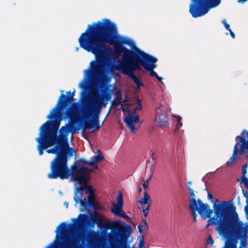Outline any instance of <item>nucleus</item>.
I'll return each mask as SVG.
<instances>
[{
    "label": "nucleus",
    "mask_w": 248,
    "mask_h": 248,
    "mask_svg": "<svg viewBox=\"0 0 248 248\" xmlns=\"http://www.w3.org/2000/svg\"><path fill=\"white\" fill-rule=\"evenodd\" d=\"M129 41L118 34L116 25L108 18L89 25L78 41L81 48L95 55L96 60L92 61L85 71L86 79L80 87L84 88L86 80L92 76L99 79L102 87L110 82L111 78L105 74L106 62L110 56L118 57L122 53L123 61L134 54L135 50H129L123 45H130Z\"/></svg>",
    "instance_id": "obj_1"
},
{
    "label": "nucleus",
    "mask_w": 248,
    "mask_h": 248,
    "mask_svg": "<svg viewBox=\"0 0 248 248\" xmlns=\"http://www.w3.org/2000/svg\"><path fill=\"white\" fill-rule=\"evenodd\" d=\"M197 202L199 206H195L194 201L189 206L193 217V221H197L196 211L202 219L209 218L206 227L214 225L219 234L225 239L224 245L222 248H237L239 239L243 246L245 247L248 238V226L232 216L228 202H219L216 199L213 206L214 213L213 217H211L213 210L210 209L208 204L204 203L200 199L197 200Z\"/></svg>",
    "instance_id": "obj_2"
},
{
    "label": "nucleus",
    "mask_w": 248,
    "mask_h": 248,
    "mask_svg": "<svg viewBox=\"0 0 248 248\" xmlns=\"http://www.w3.org/2000/svg\"><path fill=\"white\" fill-rule=\"evenodd\" d=\"M73 226L74 224L71 223H61L55 231L56 239L45 248H88L94 244L97 236L93 231L88 235L79 233L73 238L69 237L67 230Z\"/></svg>",
    "instance_id": "obj_3"
},
{
    "label": "nucleus",
    "mask_w": 248,
    "mask_h": 248,
    "mask_svg": "<svg viewBox=\"0 0 248 248\" xmlns=\"http://www.w3.org/2000/svg\"><path fill=\"white\" fill-rule=\"evenodd\" d=\"M68 158L61 159L57 163L55 174L52 179L58 178L62 180L68 179L72 176L74 179L79 184L85 183L87 181V177L89 173L93 170L87 167H85L83 162V158H80L75 161L74 164L69 168L68 165Z\"/></svg>",
    "instance_id": "obj_4"
},
{
    "label": "nucleus",
    "mask_w": 248,
    "mask_h": 248,
    "mask_svg": "<svg viewBox=\"0 0 248 248\" xmlns=\"http://www.w3.org/2000/svg\"><path fill=\"white\" fill-rule=\"evenodd\" d=\"M64 109L56 105L47 116V118L54 120H48L45 123L40 127L39 133H42L44 136L56 142L60 138L58 135V131L63 116L65 115L68 117L70 113V108L64 112Z\"/></svg>",
    "instance_id": "obj_5"
},
{
    "label": "nucleus",
    "mask_w": 248,
    "mask_h": 248,
    "mask_svg": "<svg viewBox=\"0 0 248 248\" xmlns=\"http://www.w3.org/2000/svg\"><path fill=\"white\" fill-rule=\"evenodd\" d=\"M147 54L139 48L135 47L134 54L121 61L114 66V68L115 70L121 71L123 74L129 77L135 75L134 71L141 69L140 65L143 66V63L145 62L144 58L147 57Z\"/></svg>",
    "instance_id": "obj_6"
},
{
    "label": "nucleus",
    "mask_w": 248,
    "mask_h": 248,
    "mask_svg": "<svg viewBox=\"0 0 248 248\" xmlns=\"http://www.w3.org/2000/svg\"><path fill=\"white\" fill-rule=\"evenodd\" d=\"M55 145L52 148L46 150L48 154L56 155L55 157L52 160L50 164V172L47 174V177L51 179L55 174V170L57 167V163L61 159L71 157L74 155H76V152L72 147H70L67 142L64 141L62 137L56 141Z\"/></svg>",
    "instance_id": "obj_7"
},
{
    "label": "nucleus",
    "mask_w": 248,
    "mask_h": 248,
    "mask_svg": "<svg viewBox=\"0 0 248 248\" xmlns=\"http://www.w3.org/2000/svg\"><path fill=\"white\" fill-rule=\"evenodd\" d=\"M189 13L192 17L197 18L205 15L210 8L217 6L221 0H190Z\"/></svg>",
    "instance_id": "obj_8"
},
{
    "label": "nucleus",
    "mask_w": 248,
    "mask_h": 248,
    "mask_svg": "<svg viewBox=\"0 0 248 248\" xmlns=\"http://www.w3.org/2000/svg\"><path fill=\"white\" fill-rule=\"evenodd\" d=\"M101 111L92 109L89 104H87L84 108L82 109V114L85 120L91 118L89 121H86L84 124V128L89 129L93 128L91 132H94L95 130L100 128L99 124V115Z\"/></svg>",
    "instance_id": "obj_9"
},
{
    "label": "nucleus",
    "mask_w": 248,
    "mask_h": 248,
    "mask_svg": "<svg viewBox=\"0 0 248 248\" xmlns=\"http://www.w3.org/2000/svg\"><path fill=\"white\" fill-rule=\"evenodd\" d=\"M119 224L117 222L113 223L110 227L111 229L117 230L119 231V234L120 239L117 240L116 243L111 244V248H130L127 243V240L129 238L130 231V227L127 226V228H124L119 230L118 228Z\"/></svg>",
    "instance_id": "obj_10"
},
{
    "label": "nucleus",
    "mask_w": 248,
    "mask_h": 248,
    "mask_svg": "<svg viewBox=\"0 0 248 248\" xmlns=\"http://www.w3.org/2000/svg\"><path fill=\"white\" fill-rule=\"evenodd\" d=\"M38 142L37 150L39 155H42L44 150L51 147L55 144L56 142L43 135L42 133H39V137L36 139Z\"/></svg>",
    "instance_id": "obj_11"
},
{
    "label": "nucleus",
    "mask_w": 248,
    "mask_h": 248,
    "mask_svg": "<svg viewBox=\"0 0 248 248\" xmlns=\"http://www.w3.org/2000/svg\"><path fill=\"white\" fill-rule=\"evenodd\" d=\"M123 205V194L120 192L117 197V203L114 208L111 209V212L115 216L127 219L128 216L122 210Z\"/></svg>",
    "instance_id": "obj_12"
},
{
    "label": "nucleus",
    "mask_w": 248,
    "mask_h": 248,
    "mask_svg": "<svg viewBox=\"0 0 248 248\" xmlns=\"http://www.w3.org/2000/svg\"><path fill=\"white\" fill-rule=\"evenodd\" d=\"M145 61V62L143 64V67L147 71H149L150 75L152 77H155V78L157 77V74L155 72L154 69L155 68L156 64L155 63L157 62V59L149 54H147V57H145L144 59Z\"/></svg>",
    "instance_id": "obj_13"
},
{
    "label": "nucleus",
    "mask_w": 248,
    "mask_h": 248,
    "mask_svg": "<svg viewBox=\"0 0 248 248\" xmlns=\"http://www.w3.org/2000/svg\"><path fill=\"white\" fill-rule=\"evenodd\" d=\"M75 93L76 91L74 90L73 92H71V91L67 92L66 94L67 95L62 94L56 105H58V106L61 107L62 108H65L67 106L73 103Z\"/></svg>",
    "instance_id": "obj_14"
},
{
    "label": "nucleus",
    "mask_w": 248,
    "mask_h": 248,
    "mask_svg": "<svg viewBox=\"0 0 248 248\" xmlns=\"http://www.w3.org/2000/svg\"><path fill=\"white\" fill-rule=\"evenodd\" d=\"M105 101L99 94H92L90 100L87 101L86 105L88 103L92 109L101 111L102 106Z\"/></svg>",
    "instance_id": "obj_15"
},
{
    "label": "nucleus",
    "mask_w": 248,
    "mask_h": 248,
    "mask_svg": "<svg viewBox=\"0 0 248 248\" xmlns=\"http://www.w3.org/2000/svg\"><path fill=\"white\" fill-rule=\"evenodd\" d=\"M133 112L129 111L124 119V122L131 132L134 133L137 130V129L135 128L134 124L138 123L140 120L139 116L138 115L133 116Z\"/></svg>",
    "instance_id": "obj_16"
},
{
    "label": "nucleus",
    "mask_w": 248,
    "mask_h": 248,
    "mask_svg": "<svg viewBox=\"0 0 248 248\" xmlns=\"http://www.w3.org/2000/svg\"><path fill=\"white\" fill-rule=\"evenodd\" d=\"M169 121V118L164 114H157L155 117V123L162 128L167 126Z\"/></svg>",
    "instance_id": "obj_17"
},
{
    "label": "nucleus",
    "mask_w": 248,
    "mask_h": 248,
    "mask_svg": "<svg viewBox=\"0 0 248 248\" xmlns=\"http://www.w3.org/2000/svg\"><path fill=\"white\" fill-rule=\"evenodd\" d=\"M248 164H245L243 165L242 168V177L241 178L237 179V182L243 183L245 188L248 189V178L246 177Z\"/></svg>",
    "instance_id": "obj_18"
},
{
    "label": "nucleus",
    "mask_w": 248,
    "mask_h": 248,
    "mask_svg": "<svg viewBox=\"0 0 248 248\" xmlns=\"http://www.w3.org/2000/svg\"><path fill=\"white\" fill-rule=\"evenodd\" d=\"M72 127L71 125H69V124H66L65 126H62L60 129V136L59 137L63 138L64 141L67 142V136L70 132Z\"/></svg>",
    "instance_id": "obj_19"
},
{
    "label": "nucleus",
    "mask_w": 248,
    "mask_h": 248,
    "mask_svg": "<svg viewBox=\"0 0 248 248\" xmlns=\"http://www.w3.org/2000/svg\"><path fill=\"white\" fill-rule=\"evenodd\" d=\"M152 201L150 199L149 195L148 194L147 191H144L143 197L141 198L140 201H138V204H146L151 205Z\"/></svg>",
    "instance_id": "obj_20"
},
{
    "label": "nucleus",
    "mask_w": 248,
    "mask_h": 248,
    "mask_svg": "<svg viewBox=\"0 0 248 248\" xmlns=\"http://www.w3.org/2000/svg\"><path fill=\"white\" fill-rule=\"evenodd\" d=\"M81 198H77V197H74V200L75 202L77 204L78 203H80V205L82 207L81 210L83 211L87 208L89 205L86 201V198H84V200H82L81 199Z\"/></svg>",
    "instance_id": "obj_21"
},
{
    "label": "nucleus",
    "mask_w": 248,
    "mask_h": 248,
    "mask_svg": "<svg viewBox=\"0 0 248 248\" xmlns=\"http://www.w3.org/2000/svg\"><path fill=\"white\" fill-rule=\"evenodd\" d=\"M187 189L189 191V194L190 195V197L189 198V206L190 205V204H191L193 201L195 202V206H199L198 203L197 202V201H196L195 197L196 195L194 194V192L193 189L190 187L188 186Z\"/></svg>",
    "instance_id": "obj_22"
},
{
    "label": "nucleus",
    "mask_w": 248,
    "mask_h": 248,
    "mask_svg": "<svg viewBox=\"0 0 248 248\" xmlns=\"http://www.w3.org/2000/svg\"><path fill=\"white\" fill-rule=\"evenodd\" d=\"M88 201L87 202L89 206L93 207L95 209H97V204L95 202L94 194L92 193L88 196Z\"/></svg>",
    "instance_id": "obj_23"
},
{
    "label": "nucleus",
    "mask_w": 248,
    "mask_h": 248,
    "mask_svg": "<svg viewBox=\"0 0 248 248\" xmlns=\"http://www.w3.org/2000/svg\"><path fill=\"white\" fill-rule=\"evenodd\" d=\"M138 206L139 209L142 210L144 217H146L148 214L149 207L151 205H149V204H148V205L138 204Z\"/></svg>",
    "instance_id": "obj_24"
},
{
    "label": "nucleus",
    "mask_w": 248,
    "mask_h": 248,
    "mask_svg": "<svg viewBox=\"0 0 248 248\" xmlns=\"http://www.w3.org/2000/svg\"><path fill=\"white\" fill-rule=\"evenodd\" d=\"M115 98L112 101V103L115 105L120 104L122 102V93L121 91H118L115 94Z\"/></svg>",
    "instance_id": "obj_25"
},
{
    "label": "nucleus",
    "mask_w": 248,
    "mask_h": 248,
    "mask_svg": "<svg viewBox=\"0 0 248 248\" xmlns=\"http://www.w3.org/2000/svg\"><path fill=\"white\" fill-rule=\"evenodd\" d=\"M83 161L84 162H85V163L83 162L84 166H85L86 165H88L89 166L93 167L94 170L98 169V165H97L96 162H95V161L94 160V159L93 158V157L90 160V161H86L84 159H83Z\"/></svg>",
    "instance_id": "obj_26"
},
{
    "label": "nucleus",
    "mask_w": 248,
    "mask_h": 248,
    "mask_svg": "<svg viewBox=\"0 0 248 248\" xmlns=\"http://www.w3.org/2000/svg\"><path fill=\"white\" fill-rule=\"evenodd\" d=\"M85 189V186H81L79 187H77L74 197H77V198H81L83 196V193L82 192V191Z\"/></svg>",
    "instance_id": "obj_27"
},
{
    "label": "nucleus",
    "mask_w": 248,
    "mask_h": 248,
    "mask_svg": "<svg viewBox=\"0 0 248 248\" xmlns=\"http://www.w3.org/2000/svg\"><path fill=\"white\" fill-rule=\"evenodd\" d=\"M129 78L137 85L138 88H140V87L143 86V83L135 75H133L132 76L129 77Z\"/></svg>",
    "instance_id": "obj_28"
},
{
    "label": "nucleus",
    "mask_w": 248,
    "mask_h": 248,
    "mask_svg": "<svg viewBox=\"0 0 248 248\" xmlns=\"http://www.w3.org/2000/svg\"><path fill=\"white\" fill-rule=\"evenodd\" d=\"M243 196L246 199L247 205L245 206V211L247 217H248V192L244 190H242Z\"/></svg>",
    "instance_id": "obj_29"
},
{
    "label": "nucleus",
    "mask_w": 248,
    "mask_h": 248,
    "mask_svg": "<svg viewBox=\"0 0 248 248\" xmlns=\"http://www.w3.org/2000/svg\"><path fill=\"white\" fill-rule=\"evenodd\" d=\"M98 155H94L93 157L96 162L102 161L104 159V156L102 155V153L99 150H98Z\"/></svg>",
    "instance_id": "obj_30"
},
{
    "label": "nucleus",
    "mask_w": 248,
    "mask_h": 248,
    "mask_svg": "<svg viewBox=\"0 0 248 248\" xmlns=\"http://www.w3.org/2000/svg\"><path fill=\"white\" fill-rule=\"evenodd\" d=\"M111 93L109 92H106L101 97L104 100L105 102H107L108 101L110 100L111 98Z\"/></svg>",
    "instance_id": "obj_31"
},
{
    "label": "nucleus",
    "mask_w": 248,
    "mask_h": 248,
    "mask_svg": "<svg viewBox=\"0 0 248 248\" xmlns=\"http://www.w3.org/2000/svg\"><path fill=\"white\" fill-rule=\"evenodd\" d=\"M137 102H138V105H137V107L135 108L134 110L132 112L134 113V114H136V110H140L142 108V105H141V101H140V99H138Z\"/></svg>",
    "instance_id": "obj_32"
},
{
    "label": "nucleus",
    "mask_w": 248,
    "mask_h": 248,
    "mask_svg": "<svg viewBox=\"0 0 248 248\" xmlns=\"http://www.w3.org/2000/svg\"><path fill=\"white\" fill-rule=\"evenodd\" d=\"M87 191L86 192V194H89V195L91 194V193L92 194H93V188L91 186H86L85 185V189Z\"/></svg>",
    "instance_id": "obj_33"
},
{
    "label": "nucleus",
    "mask_w": 248,
    "mask_h": 248,
    "mask_svg": "<svg viewBox=\"0 0 248 248\" xmlns=\"http://www.w3.org/2000/svg\"><path fill=\"white\" fill-rule=\"evenodd\" d=\"M139 248H143L144 246L143 236H141L140 238Z\"/></svg>",
    "instance_id": "obj_34"
},
{
    "label": "nucleus",
    "mask_w": 248,
    "mask_h": 248,
    "mask_svg": "<svg viewBox=\"0 0 248 248\" xmlns=\"http://www.w3.org/2000/svg\"><path fill=\"white\" fill-rule=\"evenodd\" d=\"M214 243V241L211 235L209 236L207 240V244L212 245Z\"/></svg>",
    "instance_id": "obj_35"
},
{
    "label": "nucleus",
    "mask_w": 248,
    "mask_h": 248,
    "mask_svg": "<svg viewBox=\"0 0 248 248\" xmlns=\"http://www.w3.org/2000/svg\"><path fill=\"white\" fill-rule=\"evenodd\" d=\"M148 180H146L142 183V187L144 189H147L148 188Z\"/></svg>",
    "instance_id": "obj_36"
},
{
    "label": "nucleus",
    "mask_w": 248,
    "mask_h": 248,
    "mask_svg": "<svg viewBox=\"0 0 248 248\" xmlns=\"http://www.w3.org/2000/svg\"><path fill=\"white\" fill-rule=\"evenodd\" d=\"M222 22L224 24V26L227 30L230 29V25L226 22L225 20H223Z\"/></svg>",
    "instance_id": "obj_37"
},
{
    "label": "nucleus",
    "mask_w": 248,
    "mask_h": 248,
    "mask_svg": "<svg viewBox=\"0 0 248 248\" xmlns=\"http://www.w3.org/2000/svg\"><path fill=\"white\" fill-rule=\"evenodd\" d=\"M182 126V123L181 122V119L180 117H178V119H177V129H178V128L179 127H181Z\"/></svg>",
    "instance_id": "obj_38"
},
{
    "label": "nucleus",
    "mask_w": 248,
    "mask_h": 248,
    "mask_svg": "<svg viewBox=\"0 0 248 248\" xmlns=\"http://www.w3.org/2000/svg\"><path fill=\"white\" fill-rule=\"evenodd\" d=\"M82 217V221H84V220H86L87 219V216L85 214H79L78 215V217Z\"/></svg>",
    "instance_id": "obj_39"
},
{
    "label": "nucleus",
    "mask_w": 248,
    "mask_h": 248,
    "mask_svg": "<svg viewBox=\"0 0 248 248\" xmlns=\"http://www.w3.org/2000/svg\"><path fill=\"white\" fill-rule=\"evenodd\" d=\"M141 226L142 227L143 230H147L148 229V225L147 223L143 224Z\"/></svg>",
    "instance_id": "obj_40"
},
{
    "label": "nucleus",
    "mask_w": 248,
    "mask_h": 248,
    "mask_svg": "<svg viewBox=\"0 0 248 248\" xmlns=\"http://www.w3.org/2000/svg\"><path fill=\"white\" fill-rule=\"evenodd\" d=\"M230 32V35L233 38H234L235 37V34L234 33V32L232 31V30L230 29V30H228Z\"/></svg>",
    "instance_id": "obj_41"
},
{
    "label": "nucleus",
    "mask_w": 248,
    "mask_h": 248,
    "mask_svg": "<svg viewBox=\"0 0 248 248\" xmlns=\"http://www.w3.org/2000/svg\"><path fill=\"white\" fill-rule=\"evenodd\" d=\"M207 198L209 200H212L213 199V197L211 193L209 192H208Z\"/></svg>",
    "instance_id": "obj_42"
},
{
    "label": "nucleus",
    "mask_w": 248,
    "mask_h": 248,
    "mask_svg": "<svg viewBox=\"0 0 248 248\" xmlns=\"http://www.w3.org/2000/svg\"><path fill=\"white\" fill-rule=\"evenodd\" d=\"M138 229L139 232L140 233H141L143 230L142 229V227H141V225H138Z\"/></svg>",
    "instance_id": "obj_43"
},
{
    "label": "nucleus",
    "mask_w": 248,
    "mask_h": 248,
    "mask_svg": "<svg viewBox=\"0 0 248 248\" xmlns=\"http://www.w3.org/2000/svg\"><path fill=\"white\" fill-rule=\"evenodd\" d=\"M155 78L160 82H161V83L163 84V82L162 81V78L160 77H159L158 76H157V77H155Z\"/></svg>",
    "instance_id": "obj_44"
},
{
    "label": "nucleus",
    "mask_w": 248,
    "mask_h": 248,
    "mask_svg": "<svg viewBox=\"0 0 248 248\" xmlns=\"http://www.w3.org/2000/svg\"><path fill=\"white\" fill-rule=\"evenodd\" d=\"M146 217H144L143 216V217H142V222L143 223V224H145V223H147L146 222Z\"/></svg>",
    "instance_id": "obj_45"
},
{
    "label": "nucleus",
    "mask_w": 248,
    "mask_h": 248,
    "mask_svg": "<svg viewBox=\"0 0 248 248\" xmlns=\"http://www.w3.org/2000/svg\"><path fill=\"white\" fill-rule=\"evenodd\" d=\"M154 155H155V154L154 153H151L152 160H154V161H155L156 158L154 156Z\"/></svg>",
    "instance_id": "obj_46"
},
{
    "label": "nucleus",
    "mask_w": 248,
    "mask_h": 248,
    "mask_svg": "<svg viewBox=\"0 0 248 248\" xmlns=\"http://www.w3.org/2000/svg\"><path fill=\"white\" fill-rule=\"evenodd\" d=\"M191 184H192V182L191 181H188L187 182V186H190V185H191Z\"/></svg>",
    "instance_id": "obj_47"
},
{
    "label": "nucleus",
    "mask_w": 248,
    "mask_h": 248,
    "mask_svg": "<svg viewBox=\"0 0 248 248\" xmlns=\"http://www.w3.org/2000/svg\"><path fill=\"white\" fill-rule=\"evenodd\" d=\"M77 221H78V219L77 218H74L73 219V221L74 222V223L76 222Z\"/></svg>",
    "instance_id": "obj_48"
},
{
    "label": "nucleus",
    "mask_w": 248,
    "mask_h": 248,
    "mask_svg": "<svg viewBox=\"0 0 248 248\" xmlns=\"http://www.w3.org/2000/svg\"><path fill=\"white\" fill-rule=\"evenodd\" d=\"M151 177H152V175H150L149 176V178H148L146 180H148V182H149L150 181V180L151 179Z\"/></svg>",
    "instance_id": "obj_49"
},
{
    "label": "nucleus",
    "mask_w": 248,
    "mask_h": 248,
    "mask_svg": "<svg viewBox=\"0 0 248 248\" xmlns=\"http://www.w3.org/2000/svg\"><path fill=\"white\" fill-rule=\"evenodd\" d=\"M246 132V130L244 129L242 131V132H241V134L243 135L244 134V133Z\"/></svg>",
    "instance_id": "obj_50"
},
{
    "label": "nucleus",
    "mask_w": 248,
    "mask_h": 248,
    "mask_svg": "<svg viewBox=\"0 0 248 248\" xmlns=\"http://www.w3.org/2000/svg\"><path fill=\"white\" fill-rule=\"evenodd\" d=\"M141 191V187H139V192H140Z\"/></svg>",
    "instance_id": "obj_51"
},
{
    "label": "nucleus",
    "mask_w": 248,
    "mask_h": 248,
    "mask_svg": "<svg viewBox=\"0 0 248 248\" xmlns=\"http://www.w3.org/2000/svg\"><path fill=\"white\" fill-rule=\"evenodd\" d=\"M147 163L148 164V163H150V160H148L147 161Z\"/></svg>",
    "instance_id": "obj_52"
},
{
    "label": "nucleus",
    "mask_w": 248,
    "mask_h": 248,
    "mask_svg": "<svg viewBox=\"0 0 248 248\" xmlns=\"http://www.w3.org/2000/svg\"><path fill=\"white\" fill-rule=\"evenodd\" d=\"M65 205H66V207H68V203L65 204Z\"/></svg>",
    "instance_id": "obj_53"
},
{
    "label": "nucleus",
    "mask_w": 248,
    "mask_h": 248,
    "mask_svg": "<svg viewBox=\"0 0 248 248\" xmlns=\"http://www.w3.org/2000/svg\"><path fill=\"white\" fill-rule=\"evenodd\" d=\"M65 205H66V207H68V203L65 204Z\"/></svg>",
    "instance_id": "obj_54"
},
{
    "label": "nucleus",
    "mask_w": 248,
    "mask_h": 248,
    "mask_svg": "<svg viewBox=\"0 0 248 248\" xmlns=\"http://www.w3.org/2000/svg\"><path fill=\"white\" fill-rule=\"evenodd\" d=\"M107 104V103H105V105H104V106H105V107H106V106Z\"/></svg>",
    "instance_id": "obj_55"
},
{
    "label": "nucleus",
    "mask_w": 248,
    "mask_h": 248,
    "mask_svg": "<svg viewBox=\"0 0 248 248\" xmlns=\"http://www.w3.org/2000/svg\"><path fill=\"white\" fill-rule=\"evenodd\" d=\"M97 219H97V218H94V220H95V221H96V220H97Z\"/></svg>",
    "instance_id": "obj_56"
},
{
    "label": "nucleus",
    "mask_w": 248,
    "mask_h": 248,
    "mask_svg": "<svg viewBox=\"0 0 248 248\" xmlns=\"http://www.w3.org/2000/svg\"><path fill=\"white\" fill-rule=\"evenodd\" d=\"M122 110L124 111V109L122 108Z\"/></svg>",
    "instance_id": "obj_57"
},
{
    "label": "nucleus",
    "mask_w": 248,
    "mask_h": 248,
    "mask_svg": "<svg viewBox=\"0 0 248 248\" xmlns=\"http://www.w3.org/2000/svg\"><path fill=\"white\" fill-rule=\"evenodd\" d=\"M126 101V100H124L123 102H125Z\"/></svg>",
    "instance_id": "obj_58"
},
{
    "label": "nucleus",
    "mask_w": 248,
    "mask_h": 248,
    "mask_svg": "<svg viewBox=\"0 0 248 248\" xmlns=\"http://www.w3.org/2000/svg\"><path fill=\"white\" fill-rule=\"evenodd\" d=\"M232 207L234 208V209H235V207H234V206H233Z\"/></svg>",
    "instance_id": "obj_59"
}]
</instances>
